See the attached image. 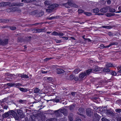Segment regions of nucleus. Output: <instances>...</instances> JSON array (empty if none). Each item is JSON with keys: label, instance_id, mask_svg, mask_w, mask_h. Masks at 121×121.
<instances>
[{"label": "nucleus", "instance_id": "nucleus-54", "mask_svg": "<svg viewBox=\"0 0 121 121\" xmlns=\"http://www.w3.org/2000/svg\"><path fill=\"white\" fill-rule=\"evenodd\" d=\"M49 70H48V71H44L43 70H42L41 71V73H47L49 72Z\"/></svg>", "mask_w": 121, "mask_h": 121}, {"label": "nucleus", "instance_id": "nucleus-17", "mask_svg": "<svg viewBox=\"0 0 121 121\" xmlns=\"http://www.w3.org/2000/svg\"><path fill=\"white\" fill-rule=\"evenodd\" d=\"M38 13V12L37 10H35L30 12L29 14L31 15H34Z\"/></svg>", "mask_w": 121, "mask_h": 121}, {"label": "nucleus", "instance_id": "nucleus-37", "mask_svg": "<svg viewBox=\"0 0 121 121\" xmlns=\"http://www.w3.org/2000/svg\"><path fill=\"white\" fill-rule=\"evenodd\" d=\"M116 112L118 113H120L121 112V109H116L115 110Z\"/></svg>", "mask_w": 121, "mask_h": 121}, {"label": "nucleus", "instance_id": "nucleus-64", "mask_svg": "<svg viewBox=\"0 0 121 121\" xmlns=\"http://www.w3.org/2000/svg\"><path fill=\"white\" fill-rule=\"evenodd\" d=\"M36 29H34L32 30V31L33 33H36Z\"/></svg>", "mask_w": 121, "mask_h": 121}, {"label": "nucleus", "instance_id": "nucleus-49", "mask_svg": "<svg viewBox=\"0 0 121 121\" xmlns=\"http://www.w3.org/2000/svg\"><path fill=\"white\" fill-rule=\"evenodd\" d=\"M40 0H30V1L31 3L33 2H38Z\"/></svg>", "mask_w": 121, "mask_h": 121}, {"label": "nucleus", "instance_id": "nucleus-39", "mask_svg": "<svg viewBox=\"0 0 121 121\" xmlns=\"http://www.w3.org/2000/svg\"><path fill=\"white\" fill-rule=\"evenodd\" d=\"M9 27H10V29L12 30H15L16 29V27L15 26H9Z\"/></svg>", "mask_w": 121, "mask_h": 121}, {"label": "nucleus", "instance_id": "nucleus-61", "mask_svg": "<svg viewBox=\"0 0 121 121\" xmlns=\"http://www.w3.org/2000/svg\"><path fill=\"white\" fill-rule=\"evenodd\" d=\"M111 74L115 76L116 75V73L115 72H112L111 73Z\"/></svg>", "mask_w": 121, "mask_h": 121}, {"label": "nucleus", "instance_id": "nucleus-58", "mask_svg": "<svg viewBox=\"0 0 121 121\" xmlns=\"http://www.w3.org/2000/svg\"><path fill=\"white\" fill-rule=\"evenodd\" d=\"M24 2L25 3H31L30 1V0H24Z\"/></svg>", "mask_w": 121, "mask_h": 121}, {"label": "nucleus", "instance_id": "nucleus-48", "mask_svg": "<svg viewBox=\"0 0 121 121\" xmlns=\"http://www.w3.org/2000/svg\"><path fill=\"white\" fill-rule=\"evenodd\" d=\"M67 111L66 109H65V110H64V112L63 113V114L65 116H66L67 114Z\"/></svg>", "mask_w": 121, "mask_h": 121}, {"label": "nucleus", "instance_id": "nucleus-23", "mask_svg": "<svg viewBox=\"0 0 121 121\" xmlns=\"http://www.w3.org/2000/svg\"><path fill=\"white\" fill-rule=\"evenodd\" d=\"M92 71V69H90L86 71V73L87 74L89 75V74Z\"/></svg>", "mask_w": 121, "mask_h": 121}, {"label": "nucleus", "instance_id": "nucleus-18", "mask_svg": "<svg viewBox=\"0 0 121 121\" xmlns=\"http://www.w3.org/2000/svg\"><path fill=\"white\" fill-rule=\"evenodd\" d=\"M59 18V16H56L52 17L49 18L47 17L46 18V19H49V20H51L54 18Z\"/></svg>", "mask_w": 121, "mask_h": 121}, {"label": "nucleus", "instance_id": "nucleus-22", "mask_svg": "<svg viewBox=\"0 0 121 121\" xmlns=\"http://www.w3.org/2000/svg\"><path fill=\"white\" fill-rule=\"evenodd\" d=\"M20 90L21 91L23 92H26L27 91V89L26 88L24 89L23 88H20Z\"/></svg>", "mask_w": 121, "mask_h": 121}, {"label": "nucleus", "instance_id": "nucleus-57", "mask_svg": "<svg viewBox=\"0 0 121 121\" xmlns=\"http://www.w3.org/2000/svg\"><path fill=\"white\" fill-rule=\"evenodd\" d=\"M15 86H21V85L19 83H16V84L15 83Z\"/></svg>", "mask_w": 121, "mask_h": 121}, {"label": "nucleus", "instance_id": "nucleus-55", "mask_svg": "<svg viewBox=\"0 0 121 121\" xmlns=\"http://www.w3.org/2000/svg\"><path fill=\"white\" fill-rule=\"evenodd\" d=\"M108 35L110 36H113V34L110 32H109L108 34Z\"/></svg>", "mask_w": 121, "mask_h": 121}, {"label": "nucleus", "instance_id": "nucleus-56", "mask_svg": "<svg viewBox=\"0 0 121 121\" xmlns=\"http://www.w3.org/2000/svg\"><path fill=\"white\" fill-rule=\"evenodd\" d=\"M53 101L57 103L58 102H59L60 101V99H56L55 100H53Z\"/></svg>", "mask_w": 121, "mask_h": 121}, {"label": "nucleus", "instance_id": "nucleus-40", "mask_svg": "<svg viewBox=\"0 0 121 121\" xmlns=\"http://www.w3.org/2000/svg\"><path fill=\"white\" fill-rule=\"evenodd\" d=\"M102 121H110L109 120L105 117H103L101 119Z\"/></svg>", "mask_w": 121, "mask_h": 121}, {"label": "nucleus", "instance_id": "nucleus-11", "mask_svg": "<svg viewBox=\"0 0 121 121\" xmlns=\"http://www.w3.org/2000/svg\"><path fill=\"white\" fill-rule=\"evenodd\" d=\"M56 73L58 74H61L64 73L65 71L62 69H56Z\"/></svg>", "mask_w": 121, "mask_h": 121}, {"label": "nucleus", "instance_id": "nucleus-5", "mask_svg": "<svg viewBox=\"0 0 121 121\" xmlns=\"http://www.w3.org/2000/svg\"><path fill=\"white\" fill-rule=\"evenodd\" d=\"M94 116L93 120V121H99L100 119V116L99 115L96 113H94Z\"/></svg>", "mask_w": 121, "mask_h": 121}, {"label": "nucleus", "instance_id": "nucleus-51", "mask_svg": "<svg viewBox=\"0 0 121 121\" xmlns=\"http://www.w3.org/2000/svg\"><path fill=\"white\" fill-rule=\"evenodd\" d=\"M117 121H121V117H117Z\"/></svg>", "mask_w": 121, "mask_h": 121}, {"label": "nucleus", "instance_id": "nucleus-53", "mask_svg": "<svg viewBox=\"0 0 121 121\" xmlns=\"http://www.w3.org/2000/svg\"><path fill=\"white\" fill-rule=\"evenodd\" d=\"M47 79L50 82L52 81V78L50 77L48 78Z\"/></svg>", "mask_w": 121, "mask_h": 121}, {"label": "nucleus", "instance_id": "nucleus-6", "mask_svg": "<svg viewBox=\"0 0 121 121\" xmlns=\"http://www.w3.org/2000/svg\"><path fill=\"white\" fill-rule=\"evenodd\" d=\"M106 112L108 115H109L112 117H113L115 116L116 114L117 113H114L112 111H111L109 110H107L106 111Z\"/></svg>", "mask_w": 121, "mask_h": 121}, {"label": "nucleus", "instance_id": "nucleus-47", "mask_svg": "<svg viewBox=\"0 0 121 121\" xmlns=\"http://www.w3.org/2000/svg\"><path fill=\"white\" fill-rule=\"evenodd\" d=\"M65 109H60L59 110V111H60V112L61 113H64V110H65Z\"/></svg>", "mask_w": 121, "mask_h": 121}, {"label": "nucleus", "instance_id": "nucleus-59", "mask_svg": "<svg viewBox=\"0 0 121 121\" xmlns=\"http://www.w3.org/2000/svg\"><path fill=\"white\" fill-rule=\"evenodd\" d=\"M78 114L79 115H80L82 116L84 118H85V116L83 114H81V113H80L79 112H78Z\"/></svg>", "mask_w": 121, "mask_h": 121}, {"label": "nucleus", "instance_id": "nucleus-41", "mask_svg": "<svg viewBox=\"0 0 121 121\" xmlns=\"http://www.w3.org/2000/svg\"><path fill=\"white\" fill-rule=\"evenodd\" d=\"M106 66L108 67H112L113 66L112 65V64L110 63H108L106 65Z\"/></svg>", "mask_w": 121, "mask_h": 121}, {"label": "nucleus", "instance_id": "nucleus-19", "mask_svg": "<svg viewBox=\"0 0 121 121\" xmlns=\"http://www.w3.org/2000/svg\"><path fill=\"white\" fill-rule=\"evenodd\" d=\"M86 73H82L80 74L79 76V78L81 79H82L84 78V77L86 75Z\"/></svg>", "mask_w": 121, "mask_h": 121}, {"label": "nucleus", "instance_id": "nucleus-52", "mask_svg": "<svg viewBox=\"0 0 121 121\" xmlns=\"http://www.w3.org/2000/svg\"><path fill=\"white\" fill-rule=\"evenodd\" d=\"M79 71V69H77L74 70V72L75 73H77Z\"/></svg>", "mask_w": 121, "mask_h": 121}, {"label": "nucleus", "instance_id": "nucleus-13", "mask_svg": "<svg viewBox=\"0 0 121 121\" xmlns=\"http://www.w3.org/2000/svg\"><path fill=\"white\" fill-rule=\"evenodd\" d=\"M17 112L18 115H17L18 116L20 117H22V116L23 115V113L22 111L20 110H17Z\"/></svg>", "mask_w": 121, "mask_h": 121}, {"label": "nucleus", "instance_id": "nucleus-12", "mask_svg": "<svg viewBox=\"0 0 121 121\" xmlns=\"http://www.w3.org/2000/svg\"><path fill=\"white\" fill-rule=\"evenodd\" d=\"M108 7H104L100 9V11L101 12L106 13L107 12L108 8Z\"/></svg>", "mask_w": 121, "mask_h": 121}, {"label": "nucleus", "instance_id": "nucleus-28", "mask_svg": "<svg viewBox=\"0 0 121 121\" xmlns=\"http://www.w3.org/2000/svg\"><path fill=\"white\" fill-rule=\"evenodd\" d=\"M40 91V90L37 88H35L34 90V93H37L38 92Z\"/></svg>", "mask_w": 121, "mask_h": 121}, {"label": "nucleus", "instance_id": "nucleus-63", "mask_svg": "<svg viewBox=\"0 0 121 121\" xmlns=\"http://www.w3.org/2000/svg\"><path fill=\"white\" fill-rule=\"evenodd\" d=\"M64 34L63 33L59 32L58 33V35H59V36H62Z\"/></svg>", "mask_w": 121, "mask_h": 121}, {"label": "nucleus", "instance_id": "nucleus-26", "mask_svg": "<svg viewBox=\"0 0 121 121\" xmlns=\"http://www.w3.org/2000/svg\"><path fill=\"white\" fill-rule=\"evenodd\" d=\"M23 41V39L22 37H19L18 38L17 41L19 42H22Z\"/></svg>", "mask_w": 121, "mask_h": 121}, {"label": "nucleus", "instance_id": "nucleus-1", "mask_svg": "<svg viewBox=\"0 0 121 121\" xmlns=\"http://www.w3.org/2000/svg\"><path fill=\"white\" fill-rule=\"evenodd\" d=\"M9 115H12L16 120H18L19 119L18 116L17 115L16 113L13 110H11L3 114L2 117L3 118H6Z\"/></svg>", "mask_w": 121, "mask_h": 121}, {"label": "nucleus", "instance_id": "nucleus-4", "mask_svg": "<svg viewBox=\"0 0 121 121\" xmlns=\"http://www.w3.org/2000/svg\"><path fill=\"white\" fill-rule=\"evenodd\" d=\"M93 112L92 110L90 108L86 109V115L89 117H91L93 114Z\"/></svg>", "mask_w": 121, "mask_h": 121}, {"label": "nucleus", "instance_id": "nucleus-36", "mask_svg": "<svg viewBox=\"0 0 121 121\" xmlns=\"http://www.w3.org/2000/svg\"><path fill=\"white\" fill-rule=\"evenodd\" d=\"M118 43L117 42H113L111 43L109 45L110 46H111L115 45H117L118 44Z\"/></svg>", "mask_w": 121, "mask_h": 121}, {"label": "nucleus", "instance_id": "nucleus-20", "mask_svg": "<svg viewBox=\"0 0 121 121\" xmlns=\"http://www.w3.org/2000/svg\"><path fill=\"white\" fill-rule=\"evenodd\" d=\"M32 37L31 36H30L28 37H26L25 38V40L28 42H30L31 41L30 39Z\"/></svg>", "mask_w": 121, "mask_h": 121}, {"label": "nucleus", "instance_id": "nucleus-29", "mask_svg": "<svg viewBox=\"0 0 121 121\" xmlns=\"http://www.w3.org/2000/svg\"><path fill=\"white\" fill-rule=\"evenodd\" d=\"M75 107V105L74 104H73L70 105L69 107V109L71 110H73Z\"/></svg>", "mask_w": 121, "mask_h": 121}, {"label": "nucleus", "instance_id": "nucleus-60", "mask_svg": "<svg viewBox=\"0 0 121 121\" xmlns=\"http://www.w3.org/2000/svg\"><path fill=\"white\" fill-rule=\"evenodd\" d=\"M51 58H47L44 60L45 61H46L48 60L51 59Z\"/></svg>", "mask_w": 121, "mask_h": 121}, {"label": "nucleus", "instance_id": "nucleus-10", "mask_svg": "<svg viewBox=\"0 0 121 121\" xmlns=\"http://www.w3.org/2000/svg\"><path fill=\"white\" fill-rule=\"evenodd\" d=\"M54 114L55 115L56 117H57L61 116L62 115V114L60 112V111L59 110L55 111Z\"/></svg>", "mask_w": 121, "mask_h": 121}, {"label": "nucleus", "instance_id": "nucleus-24", "mask_svg": "<svg viewBox=\"0 0 121 121\" xmlns=\"http://www.w3.org/2000/svg\"><path fill=\"white\" fill-rule=\"evenodd\" d=\"M46 121H57V119L55 118H52L48 119Z\"/></svg>", "mask_w": 121, "mask_h": 121}, {"label": "nucleus", "instance_id": "nucleus-16", "mask_svg": "<svg viewBox=\"0 0 121 121\" xmlns=\"http://www.w3.org/2000/svg\"><path fill=\"white\" fill-rule=\"evenodd\" d=\"M100 68L99 67H98L97 66H96L95 67V68L92 69V70L93 71L96 72L98 71L99 70Z\"/></svg>", "mask_w": 121, "mask_h": 121}, {"label": "nucleus", "instance_id": "nucleus-34", "mask_svg": "<svg viewBox=\"0 0 121 121\" xmlns=\"http://www.w3.org/2000/svg\"><path fill=\"white\" fill-rule=\"evenodd\" d=\"M103 71L107 72H109L110 71V70L108 68H107V69L104 68L103 69Z\"/></svg>", "mask_w": 121, "mask_h": 121}, {"label": "nucleus", "instance_id": "nucleus-3", "mask_svg": "<svg viewBox=\"0 0 121 121\" xmlns=\"http://www.w3.org/2000/svg\"><path fill=\"white\" fill-rule=\"evenodd\" d=\"M67 3L68 5L71 7H72L75 8H78V6L72 0H69Z\"/></svg>", "mask_w": 121, "mask_h": 121}, {"label": "nucleus", "instance_id": "nucleus-15", "mask_svg": "<svg viewBox=\"0 0 121 121\" xmlns=\"http://www.w3.org/2000/svg\"><path fill=\"white\" fill-rule=\"evenodd\" d=\"M44 14V12L43 11H41L40 12L37 14L36 17H41Z\"/></svg>", "mask_w": 121, "mask_h": 121}, {"label": "nucleus", "instance_id": "nucleus-30", "mask_svg": "<svg viewBox=\"0 0 121 121\" xmlns=\"http://www.w3.org/2000/svg\"><path fill=\"white\" fill-rule=\"evenodd\" d=\"M93 12L95 13H98L99 12V9L97 8L93 9Z\"/></svg>", "mask_w": 121, "mask_h": 121}, {"label": "nucleus", "instance_id": "nucleus-32", "mask_svg": "<svg viewBox=\"0 0 121 121\" xmlns=\"http://www.w3.org/2000/svg\"><path fill=\"white\" fill-rule=\"evenodd\" d=\"M84 13L85 14H86V16H89L92 15V13H91L85 12Z\"/></svg>", "mask_w": 121, "mask_h": 121}, {"label": "nucleus", "instance_id": "nucleus-25", "mask_svg": "<svg viewBox=\"0 0 121 121\" xmlns=\"http://www.w3.org/2000/svg\"><path fill=\"white\" fill-rule=\"evenodd\" d=\"M7 85L10 86H15L14 83H8L7 84Z\"/></svg>", "mask_w": 121, "mask_h": 121}, {"label": "nucleus", "instance_id": "nucleus-21", "mask_svg": "<svg viewBox=\"0 0 121 121\" xmlns=\"http://www.w3.org/2000/svg\"><path fill=\"white\" fill-rule=\"evenodd\" d=\"M51 2L49 1L46 0L44 2V4L45 6H48L51 4Z\"/></svg>", "mask_w": 121, "mask_h": 121}, {"label": "nucleus", "instance_id": "nucleus-38", "mask_svg": "<svg viewBox=\"0 0 121 121\" xmlns=\"http://www.w3.org/2000/svg\"><path fill=\"white\" fill-rule=\"evenodd\" d=\"M74 77H75L73 75H70L69 77L70 78L69 79L71 80H73L74 78Z\"/></svg>", "mask_w": 121, "mask_h": 121}, {"label": "nucleus", "instance_id": "nucleus-44", "mask_svg": "<svg viewBox=\"0 0 121 121\" xmlns=\"http://www.w3.org/2000/svg\"><path fill=\"white\" fill-rule=\"evenodd\" d=\"M39 24V23H36L35 24H31L30 25L31 26H36Z\"/></svg>", "mask_w": 121, "mask_h": 121}, {"label": "nucleus", "instance_id": "nucleus-62", "mask_svg": "<svg viewBox=\"0 0 121 121\" xmlns=\"http://www.w3.org/2000/svg\"><path fill=\"white\" fill-rule=\"evenodd\" d=\"M55 41L57 43H59L61 41L60 40H59L57 39H55Z\"/></svg>", "mask_w": 121, "mask_h": 121}, {"label": "nucleus", "instance_id": "nucleus-33", "mask_svg": "<svg viewBox=\"0 0 121 121\" xmlns=\"http://www.w3.org/2000/svg\"><path fill=\"white\" fill-rule=\"evenodd\" d=\"M102 27L103 28H107L108 29H110L112 28V26H102Z\"/></svg>", "mask_w": 121, "mask_h": 121}, {"label": "nucleus", "instance_id": "nucleus-35", "mask_svg": "<svg viewBox=\"0 0 121 121\" xmlns=\"http://www.w3.org/2000/svg\"><path fill=\"white\" fill-rule=\"evenodd\" d=\"M21 76L22 78H29L28 76L26 74L22 75Z\"/></svg>", "mask_w": 121, "mask_h": 121}, {"label": "nucleus", "instance_id": "nucleus-8", "mask_svg": "<svg viewBox=\"0 0 121 121\" xmlns=\"http://www.w3.org/2000/svg\"><path fill=\"white\" fill-rule=\"evenodd\" d=\"M73 114L72 113H69L68 115V118L69 121H72L73 120ZM65 121H68L65 120Z\"/></svg>", "mask_w": 121, "mask_h": 121}, {"label": "nucleus", "instance_id": "nucleus-7", "mask_svg": "<svg viewBox=\"0 0 121 121\" xmlns=\"http://www.w3.org/2000/svg\"><path fill=\"white\" fill-rule=\"evenodd\" d=\"M23 5V3H13L11 4L10 3V4L9 5H8L9 6H22Z\"/></svg>", "mask_w": 121, "mask_h": 121}, {"label": "nucleus", "instance_id": "nucleus-46", "mask_svg": "<svg viewBox=\"0 0 121 121\" xmlns=\"http://www.w3.org/2000/svg\"><path fill=\"white\" fill-rule=\"evenodd\" d=\"M62 5L67 8L69 7L67 6L68 5L67 3H63L62 4Z\"/></svg>", "mask_w": 121, "mask_h": 121}, {"label": "nucleus", "instance_id": "nucleus-50", "mask_svg": "<svg viewBox=\"0 0 121 121\" xmlns=\"http://www.w3.org/2000/svg\"><path fill=\"white\" fill-rule=\"evenodd\" d=\"M106 16L107 17H111V13H108L105 14Z\"/></svg>", "mask_w": 121, "mask_h": 121}, {"label": "nucleus", "instance_id": "nucleus-42", "mask_svg": "<svg viewBox=\"0 0 121 121\" xmlns=\"http://www.w3.org/2000/svg\"><path fill=\"white\" fill-rule=\"evenodd\" d=\"M3 108L4 109L7 110L9 108L8 106V105H4L3 106Z\"/></svg>", "mask_w": 121, "mask_h": 121}, {"label": "nucleus", "instance_id": "nucleus-2", "mask_svg": "<svg viewBox=\"0 0 121 121\" xmlns=\"http://www.w3.org/2000/svg\"><path fill=\"white\" fill-rule=\"evenodd\" d=\"M59 5L57 4H52L48 6V9H46V11L47 13H51L55 8L57 7Z\"/></svg>", "mask_w": 121, "mask_h": 121}, {"label": "nucleus", "instance_id": "nucleus-27", "mask_svg": "<svg viewBox=\"0 0 121 121\" xmlns=\"http://www.w3.org/2000/svg\"><path fill=\"white\" fill-rule=\"evenodd\" d=\"M108 10L109 11L111 12H114L115 11V9L112 8H109L108 9Z\"/></svg>", "mask_w": 121, "mask_h": 121}, {"label": "nucleus", "instance_id": "nucleus-14", "mask_svg": "<svg viewBox=\"0 0 121 121\" xmlns=\"http://www.w3.org/2000/svg\"><path fill=\"white\" fill-rule=\"evenodd\" d=\"M2 45H5L7 44L8 42V39H7L4 40L2 39Z\"/></svg>", "mask_w": 121, "mask_h": 121}, {"label": "nucleus", "instance_id": "nucleus-9", "mask_svg": "<svg viewBox=\"0 0 121 121\" xmlns=\"http://www.w3.org/2000/svg\"><path fill=\"white\" fill-rule=\"evenodd\" d=\"M10 4V2H3L0 3V7H5Z\"/></svg>", "mask_w": 121, "mask_h": 121}, {"label": "nucleus", "instance_id": "nucleus-45", "mask_svg": "<svg viewBox=\"0 0 121 121\" xmlns=\"http://www.w3.org/2000/svg\"><path fill=\"white\" fill-rule=\"evenodd\" d=\"M78 12L79 13H83L84 12V11L82 9H79L78 10Z\"/></svg>", "mask_w": 121, "mask_h": 121}, {"label": "nucleus", "instance_id": "nucleus-43", "mask_svg": "<svg viewBox=\"0 0 121 121\" xmlns=\"http://www.w3.org/2000/svg\"><path fill=\"white\" fill-rule=\"evenodd\" d=\"M52 35H58V33L56 31H54L52 33Z\"/></svg>", "mask_w": 121, "mask_h": 121}, {"label": "nucleus", "instance_id": "nucleus-31", "mask_svg": "<svg viewBox=\"0 0 121 121\" xmlns=\"http://www.w3.org/2000/svg\"><path fill=\"white\" fill-rule=\"evenodd\" d=\"M78 111L80 113H82L84 111V109L82 108H80L79 109Z\"/></svg>", "mask_w": 121, "mask_h": 121}]
</instances>
